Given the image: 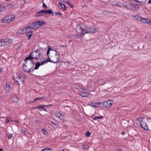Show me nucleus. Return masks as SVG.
Here are the masks:
<instances>
[{
	"instance_id": "f257e3e1",
	"label": "nucleus",
	"mask_w": 151,
	"mask_h": 151,
	"mask_svg": "<svg viewBox=\"0 0 151 151\" xmlns=\"http://www.w3.org/2000/svg\"><path fill=\"white\" fill-rule=\"evenodd\" d=\"M97 29L89 26H87L83 23L80 24L78 26V33L77 35L81 37L86 33H95L97 32Z\"/></svg>"
},
{
	"instance_id": "f03ea898",
	"label": "nucleus",
	"mask_w": 151,
	"mask_h": 151,
	"mask_svg": "<svg viewBox=\"0 0 151 151\" xmlns=\"http://www.w3.org/2000/svg\"><path fill=\"white\" fill-rule=\"evenodd\" d=\"M48 47L47 55L48 59H47V62H50L53 63L59 62L60 61V57L58 52L55 50H52L49 46Z\"/></svg>"
},
{
	"instance_id": "7ed1b4c3",
	"label": "nucleus",
	"mask_w": 151,
	"mask_h": 151,
	"mask_svg": "<svg viewBox=\"0 0 151 151\" xmlns=\"http://www.w3.org/2000/svg\"><path fill=\"white\" fill-rule=\"evenodd\" d=\"M33 64L31 60L27 59L26 58L24 60L23 69L24 71L30 72L33 70Z\"/></svg>"
},
{
	"instance_id": "20e7f679",
	"label": "nucleus",
	"mask_w": 151,
	"mask_h": 151,
	"mask_svg": "<svg viewBox=\"0 0 151 151\" xmlns=\"http://www.w3.org/2000/svg\"><path fill=\"white\" fill-rule=\"evenodd\" d=\"M45 22V20H40L35 22L32 23L29 25L27 26V28L28 29H30L31 30L36 29L43 26Z\"/></svg>"
},
{
	"instance_id": "39448f33",
	"label": "nucleus",
	"mask_w": 151,
	"mask_h": 151,
	"mask_svg": "<svg viewBox=\"0 0 151 151\" xmlns=\"http://www.w3.org/2000/svg\"><path fill=\"white\" fill-rule=\"evenodd\" d=\"M13 79L16 84L19 85L24 82V76L22 73H18L14 77Z\"/></svg>"
},
{
	"instance_id": "423d86ee",
	"label": "nucleus",
	"mask_w": 151,
	"mask_h": 151,
	"mask_svg": "<svg viewBox=\"0 0 151 151\" xmlns=\"http://www.w3.org/2000/svg\"><path fill=\"white\" fill-rule=\"evenodd\" d=\"M40 53L39 51L37 50H35L32 52L30 55L26 58V60L27 59H32L37 60L40 57Z\"/></svg>"
},
{
	"instance_id": "0eeeda50",
	"label": "nucleus",
	"mask_w": 151,
	"mask_h": 151,
	"mask_svg": "<svg viewBox=\"0 0 151 151\" xmlns=\"http://www.w3.org/2000/svg\"><path fill=\"white\" fill-rule=\"evenodd\" d=\"M15 16L14 15H10L6 16L2 19V22L4 23H9L14 20Z\"/></svg>"
},
{
	"instance_id": "6e6552de",
	"label": "nucleus",
	"mask_w": 151,
	"mask_h": 151,
	"mask_svg": "<svg viewBox=\"0 0 151 151\" xmlns=\"http://www.w3.org/2000/svg\"><path fill=\"white\" fill-rule=\"evenodd\" d=\"M2 47L6 46L11 43L12 41V40L10 38H4L0 39Z\"/></svg>"
},
{
	"instance_id": "1a4fd4ad",
	"label": "nucleus",
	"mask_w": 151,
	"mask_h": 151,
	"mask_svg": "<svg viewBox=\"0 0 151 151\" xmlns=\"http://www.w3.org/2000/svg\"><path fill=\"white\" fill-rule=\"evenodd\" d=\"M113 104V101L110 100L102 102V104L103 106L106 108H108L110 107Z\"/></svg>"
},
{
	"instance_id": "9d476101",
	"label": "nucleus",
	"mask_w": 151,
	"mask_h": 151,
	"mask_svg": "<svg viewBox=\"0 0 151 151\" xmlns=\"http://www.w3.org/2000/svg\"><path fill=\"white\" fill-rule=\"evenodd\" d=\"M140 125L144 129L147 130L148 129V127L144 120L140 121Z\"/></svg>"
},
{
	"instance_id": "9b49d317",
	"label": "nucleus",
	"mask_w": 151,
	"mask_h": 151,
	"mask_svg": "<svg viewBox=\"0 0 151 151\" xmlns=\"http://www.w3.org/2000/svg\"><path fill=\"white\" fill-rule=\"evenodd\" d=\"M132 17L134 19L139 21L144 22V19H143V17L141 16H139L138 15L133 14L132 15Z\"/></svg>"
},
{
	"instance_id": "f8f14e48",
	"label": "nucleus",
	"mask_w": 151,
	"mask_h": 151,
	"mask_svg": "<svg viewBox=\"0 0 151 151\" xmlns=\"http://www.w3.org/2000/svg\"><path fill=\"white\" fill-rule=\"evenodd\" d=\"M47 63V60H45L43 62H42L41 63L39 62L35 64V66L34 68H33V70L34 69L37 70L38 69L39 67L41 65H43Z\"/></svg>"
},
{
	"instance_id": "ddd939ff",
	"label": "nucleus",
	"mask_w": 151,
	"mask_h": 151,
	"mask_svg": "<svg viewBox=\"0 0 151 151\" xmlns=\"http://www.w3.org/2000/svg\"><path fill=\"white\" fill-rule=\"evenodd\" d=\"M132 4H125L124 3H121L120 6L121 7H124L126 9H127L129 10H131V8Z\"/></svg>"
},
{
	"instance_id": "4468645a",
	"label": "nucleus",
	"mask_w": 151,
	"mask_h": 151,
	"mask_svg": "<svg viewBox=\"0 0 151 151\" xmlns=\"http://www.w3.org/2000/svg\"><path fill=\"white\" fill-rule=\"evenodd\" d=\"M27 29H28L27 27L23 28L19 30L18 32V33L21 35L24 34L27 31Z\"/></svg>"
},
{
	"instance_id": "2eb2a0df",
	"label": "nucleus",
	"mask_w": 151,
	"mask_h": 151,
	"mask_svg": "<svg viewBox=\"0 0 151 151\" xmlns=\"http://www.w3.org/2000/svg\"><path fill=\"white\" fill-rule=\"evenodd\" d=\"M100 104L101 103L100 102L92 103L90 105L93 107L97 108L99 107Z\"/></svg>"
},
{
	"instance_id": "dca6fc26",
	"label": "nucleus",
	"mask_w": 151,
	"mask_h": 151,
	"mask_svg": "<svg viewBox=\"0 0 151 151\" xmlns=\"http://www.w3.org/2000/svg\"><path fill=\"white\" fill-rule=\"evenodd\" d=\"M143 19H144V22L142 21V22L144 23H147V24L151 25V20L148 19L146 18H143Z\"/></svg>"
},
{
	"instance_id": "f3484780",
	"label": "nucleus",
	"mask_w": 151,
	"mask_h": 151,
	"mask_svg": "<svg viewBox=\"0 0 151 151\" xmlns=\"http://www.w3.org/2000/svg\"><path fill=\"white\" fill-rule=\"evenodd\" d=\"M132 4L135 5H140L142 4V2L139 1L137 0H132Z\"/></svg>"
},
{
	"instance_id": "a211bd4d",
	"label": "nucleus",
	"mask_w": 151,
	"mask_h": 151,
	"mask_svg": "<svg viewBox=\"0 0 151 151\" xmlns=\"http://www.w3.org/2000/svg\"><path fill=\"white\" fill-rule=\"evenodd\" d=\"M55 116L58 117L60 120H63V116L59 112H56L55 113Z\"/></svg>"
},
{
	"instance_id": "6ab92c4d",
	"label": "nucleus",
	"mask_w": 151,
	"mask_h": 151,
	"mask_svg": "<svg viewBox=\"0 0 151 151\" xmlns=\"http://www.w3.org/2000/svg\"><path fill=\"white\" fill-rule=\"evenodd\" d=\"M80 95L83 97L88 96V97H91V95L90 94H87L85 92H84L83 91L81 92L80 93Z\"/></svg>"
},
{
	"instance_id": "aec40b11",
	"label": "nucleus",
	"mask_w": 151,
	"mask_h": 151,
	"mask_svg": "<svg viewBox=\"0 0 151 151\" xmlns=\"http://www.w3.org/2000/svg\"><path fill=\"white\" fill-rule=\"evenodd\" d=\"M134 4H132L131 8V10H139L140 8L139 7L136 6L135 5H134Z\"/></svg>"
},
{
	"instance_id": "412c9836",
	"label": "nucleus",
	"mask_w": 151,
	"mask_h": 151,
	"mask_svg": "<svg viewBox=\"0 0 151 151\" xmlns=\"http://www.w3.org/2000/svg\"><path fill=\"white\" fill-rule=\"evenodd\" d=\"M44 10H42L39 12H38L36 16L37 17H40L41 16L43 15L44 14H45L44 12H43V11H44Z\"/></svg>"
},
{
	"instance_id": "4be33fe9",
	"label": "nucleus",
	"mask_w": 151,
	"mask_h": 151,
	"mask_svg": "<svg viewBox=\"0 0 151 151\" xmlns=\"http://www.w3.org/2000/svg\"><path fill=\"white\" fill-rule=\"evenodd\" d=\"M43 12H44L45 13H48L49 14H51L53 12V11L50 9H48L47 10H44V11H43Z\"/></svg>"
},
{
	"instance_id": "5701e85b",
	"label": "nucleus",
	"mask_w": 151,
	"mask_h": 151,
	"mask_svg": "<svg viewBox=\"0 0 151 151\" xmlns=\"http://www.w3.org/2000/svg\"><path fill=\"white\" fill-rule=\"evenodd\" d=\"M10 90L9 85L6 83L5 88V90L6 92H8Z\"/></svg>"
},
{
	"instance_id": "b1692460",
	"label": "nucleus",
	"mask_w": 151,
	"mask_h": 151,
	"mask_svg": "<svg viewBox=\"0 0 151 151\" xmlns=\"http://www.w3.org/2000/svg\"><path fill=\"white\" fill-rule=\"evenodd\" d=\"M103 116H96L95 117H93V119L94 120H98V119H101L103 118Z\"/></svg>"
},
{
	"instance_id": "393cba45",
	"label": "nucleus",
	"mask_w": 151,
	"mask_h": 151,
	"mask_svg": "<svg viewBox=\"0 0 151 151\" xmlns=\"http://www.w3.org/2000/svg\"><path fill=\"white\" fill-rule=\"evenodd\" d=\"M59 5H60L61 8L63 9L64 10H65L66 9V7H65V5L61 3H59Z\"/></svg>"
},
{
	"instance_id": "a878e982",
	"label": "nucleus",
	"mask_w": 151,
	"mask_h": 151,
	"mask_svg": "<svg viewBox=\"0 0 151 151\" xmlns=\"http://www.w3.org/2000/svg\"><path fill=\"white\" fill-rule=\"evenodd\" d=\"M32 34V31H30L27 33V37L28 38H29V39H28L29 40Z\"/></svg>"
},
{
	"instance_id": "bb28decb",
	"label": "nucleus",
	"mask_w": 151,
	"mask_h": 151,
	"mask_svg": "<svg viewBox=\"0 0 151 151\" xmlns=\"http://www.w3.org/2000/svg\"><path fill=\"white\" fill-rule=\"evenodd\" d=\"M110 4L113 6H115L117 5L116 2L115 1H112L110 2Z\"/></svg>"
},
{
	"instance_id": "cd10ccee",
	"label": "nucleus",
	"mask_w": 151,
	"mask_h": 151,
	"mask_svg": "<svg viewBox=\"0 0 151 151\" xmlns=\"http://www.w3.org/2000/svg\"><path fill=\"white\" fill-rule=\"evenodd\" d=\"M82 147L84 149L86 150L88 149L89 148V146L86 144L83 145L82 146Z\"/></svg>"
},
{
	"instance_id": "c85d7f7f",
	"label": "nucleus",
	"mask_w": 151,
	"mask_h": 151,
	"mask_svg": "<svg viewBox=\"0 0 151 151\" xmlns=\"http://www.w3.org/2000/svg\"><path fill=\"white\" fill-rule=\"evenodd\" d=\"M37 107L40 111H42L44 108V106L43 105H40L37 106Z\"/></svg>"
},
{
	"instance_id": "c756f323",
	"label": "nucleus",
	"mask_w": 151,
	"mask_h": 151,
	"mask_svg": "<svg viewBox=\"0 0 151 151\" xmlns=\"http://www.w3.org/2000/svg\"><path fill=\"white\" fill-rule=\"evenodd\" d=\"M4 9L5 8L3 6L0 5V12L4 11Z\"/></svg>"
},
{
	"instance_id": "7c9ffc66",
	"label": "nucleus",
	"mask_w": 151,
	"mask_h": 151,
	"mask_svg": "<svg viewBox=\"0 0 151 151\" xmlns=\"http://www.w3.org/2000/svg\"><path fill=\"white\" fill-rule=\"evenodd\" d=\"M63 2L64 3H67L71 7L72 6H71V4L70 3V1L68 0H63Z\"/></svg>"
},
{
	"instance_id": "2f4dec72",
	"label": "nucleus",
	"mask_w": 151,
	"mask_h": 151,
	"mask_svg": "<svg viewBox=\"0 0 151 151\" xmlns=\"http://www.w3.org/2000/svg\"><path fill=\"white\" fill-rule=\"evenodd\" d=\"M102 13L104 15H108L109 14V12L107 11L104 10L102 12Z\"/></svg>"
},
{
	"instance_id": "473e14b6",
	"label": "nucleus",
	"mask_w": 151,
	"mask_h": 151,
	"mask_svg": "<svg viewBox=\"0 0 151 151\" xmlns=\"http://www.w3.org/2000/svg\"><path fill=\"white\" fill-rule=\"evenodd\" d=\"M6 123H8L9 122H11L12 121V120L9 117V118H8V117H6Z\"/></svg>"
},
{
	"instance_id": "72a5a7b5",
	"label": "nucleus",
	"mask_w": 151,
	"mask_h": 151,
	"mask_svg": "<svg viewBox=\"0 0 151 151\" xmlns=\"http://www.w3.org/2000/svg\"><path fill=\"white\" fill-rule=\"evenodd\" d=\"M146 38L150 40H151V34L148 35L146 36Z\"/></svg>"
},
{
	"instance_id": "f704fd0d",
	"label": "nucleus",
	"mask_w": 151,
	"mask_h": 151,
	"mask_svg": "<svg viewBox=\"0 0 151 151\" xmlns=\"http://www.w3.org/2000/svg\"><path fill=\"white\" fill-rule=\"evenodd\" d=\"M55 14L56 15H60V16H61L62 15V14L61 13H60V12H55Z\"/></svg>"
},
{
	"instance_id": "c9c22d12",
	"label": "nucleus",
	"mask_w": 151,
	"mask_h": 151,
	"mask_svg": "<svg viewBox=\"0 0 151 151\" xmlns=\"http://www.w3.org/2000/svg\"><path fill=\"white\" fill-rule=\"evenodd\" d=\"M22 2H23L24 3H27L29 1V0H21V1Z\"/></svg>"
},
{
	"instance_id": "e433bc0d",
	"label": "nucleus",
	"mask_w": 151,
	"mask_h": 151,
	"mask_svg": "<svg viewBox=\"0 0 151 151\" xmlns=\"http://www.w3.org/2000/svg\"><path fill=\"white\" fill-rule=\"evenodd\" d=\"M91 133H85V135L87 137H89L90 135H91Z\"/></svg>"
},
{
	"instance_id": "4c0bfd02",
	"label": "nucleus",
	"mask_w": 151,
	"mask_h": 151,
	"mask_svg": "<svg viewBox=\"0 0 151 151\" xmlns=\"http://www.w3.org/2000/svg\"><path fill=\"white\" fill-rule=\"evenodd\" d=\"M148 80L149 82H151V75L149 76Z\"/></svg>"
},
{
	"instance_id": "58836bf2",
	"label": "nucleus",
	"mask_w": 151,
	"mask_h": 151,
	"mask_svg": "<svg viewBox=\"0 0 151 151\" xmlns=\"http://www.w3.org/2000/svg\"><path fill=\"white\" fill-rule=\"evenodd\" d=\"M12 136V134L9 133V134L8 135V138L9 139H10L11 138Z\"/></svg>"
},
{
	"instance_id": "ea45409f",
	"label": "nucleus",
	"mask_w": 151,
	"mask_h": 151,
	"mask_svg": "<svg viewBox=\"0 0 151 151\" xmlns=\"http://www.w3.org/2000/svg\"><path fill=\"white\" fill-rule=\"evenodd\" d=\"M42 6H43V7L45 8V9L47 8V6L46 5L45 3H43V4Z\"/></svg>"
},
{
	"instance_id": "a19ab883",
	"label": "nucleus",
	"mask_w": 151,
	"mask_h": 151,
	"mask_svg": "<svg viewBox=\"0 0 151 151\" xmlns=\"http://www.w3.org/2000/svg\"><path fill=\"white\" fill-rule=\"evenodd\" d=\"M13 101L14 102H17L18 101V99H17V97H16L15 98V100H13Z\"/></svg>"
},
{
	"instance_id": "79ce46f5",
	"label": "nucleus",
	"mask_w": 151,
	"mask_h": 151,
	"mask_svg": "<svg viewBox=\"0 0 151 151\" xmlns=\"http://www.w3.org/2000/svg\"><path fill=\"white\" fill-rule=\"evenodd\" d=\"M52 124L55 126H57L58 125V124L55 122H52Z\"/></svg>"
},
{
	"instance_id": "37998d69",
	"label": "nucleus",
	"mask_w": 151,
	"mask_h": 151,
	"mask_svg": "<svg viewBox=\"0 0 151 151\" xmlns=\"http://www.w3.org/2000/svg\"><path fill=\"white\" fill-rule=\"evenodd\" d=\"M61 151H69L68 149H64L61 150Z\"/></svg>"
},
{
	"instance_id": "c03bdc74",
	"label": "nucleus",
	"mask_w": 151,
	"mask_h": 151,
	"mask_svg": "<svg viewBox=\"0 0 151 151\" xmlns=\"http://www.w3.org/2000/svg\"><path fill=\"white\" fill-rule=\"evenodd\" d=\"M42 111H46L47 112V109H45L44 107L43 108Z\"/></svg>"
},
{
	"instance_id": "a18cd8bd",
	"label": "nucleus",
	"mask_w": 151,
	"mask_h": 151,
	"mask_svg": "<svg viewBox=\"0 0 151 151\" xmlns=\"http://www.w3.org/2000/svg\"><path fill=\"white\" fill-rule=\"evenodd\" d=\"M42 131L43 132H46V130H45V129H42Z\"/></svg>"
},
{
	"instance_id": "49530a36",
	"label": "nucleus",
	"mask_w": 151,
	"mask_h": 151,
	"mask_svg": "<svg viewBox=\"0 0 151 151\" xmlns=\"http://www.w3.org/2000/svg\"><path fill=\"white\" fill-rule=\"evenodd\" d=\"M148 3L149 4H150L151 3V0H149Z\"/></svg>"
},
{
	"instance_id": "de8ad7c7",
	"label": "nucleus",
	"mask_w": 151,
	"mask_h": 151,
	"mask_svg": "<svg viewBox=\"0 0 151 151\" xmlns=\"http://www.w3.org/2000/svg\"><path fill=\"white\" fill-rule=\"evenodd\" d=\"M3 70V69L2 68H1L0 69V73H1Z\"/></svg>"
},
{
	"instance_id": "09e8293b",
	"label": "nucleus",
	"mask_w": 151,
	"mask_h": 151,
	"mask_svg": "<svg viewBox=\"0 0 151 151\" xmlns=\"http://www.w3.org/2000/svg\"><path fill=\"white\" fill-rule=\"evenodd\" d=\"M117 151H122L121 149H118L117 150Z\"/></svg>"
},
{
	"instance_id": "8fccbe9b",
	"label": "nucleus",
	"mask_w": 151,
	"mask_h": 151,
	"mask_svg": "<svg viewBox=\"0 0 151 151\" xmlns=\"http://www.w3.org/2000/svg\"><path fill=\"white\" fill-rule=\"evenodd\" d=\"M37 99H38V98H36L34 100V101H36V100H37Z\"/></svg>"
},
{
	"instance_id": "3c124183",
	"label": "nucleus",
	"mask_w": 151,
	"mask_h": 151,
	"mask_svg": "<svg viewBox=\"0 0 151 151\" xmlns=\"http://www.w3.org/2000/svg\"><path fill=\"white\" fill-rule=\"evenodd\" d=\"M125 133H122V134L123 135Z\"/></svg>"
},
{
	"instance_id": "603ef678",
	"label": "nucleus",
	"mask_w": 151,
	"mask_h": 151,
	"mask_svg": "<svg viewBox=\"0 0 151 151\" xmlns=\"http://www.w3.org/2000/svg\"><path fill=\"white\" fill-rule=\"evenodd\" d=\"M0 151H2V149L1 148L0 149Z\"/></svg>"
},
{
	"instance_id": "864d4df0",
	"label": "nucleus",
	"mask_w": 151,
	"mask_h": 151,
	"mask_svg": "<svg viewBox=\"0 0 151 151\" xmlns=\"http://www.w3.org/2000/svg\"><path fill=\"white\" fill-rule=\"evenodd\" d=\"M38 99H41L42 98H38Z\"/></svg>"
},
{
	"instance_id": "5fc2aeb1",
	"label": "nucleus",
	"mask_w": 151,
	"mask_h": 151,
	"mask_svg": "<svg viewBox=\"0 0 151 151\" xmlns=\"http://www.w3.org/2000/svg\"><path fill=\"white\" fill-rule=\"evenodd\" d=\"M11 4H9L8 5V6H11Z\"/></svg>"
},
{
	"instance_id": "6e6d98bb",
	"label": "nucleus",
	"mask_w": 151,
	"mask_h": 151,
	"mask_svg": "<svg viewBox=\"0 0 151 151\" xmlns=\"http://www.w3.org/2000/svg\"><path fill=\"white\" fill-rule=\"evenodd\" d=\"M34 108H35V109H37V107H34Z\"/></svg>"
},
{
	"instance_id": "4d7b16f0",
	"label": "nucleus",
	"mask_w": 151,
	"mask_h": 151,
	"mask_svg": "<svg viewBox=\"0 0 151 151\" xmlns=\"http://www.w3.org/2000/svg\"><path fill=\"white\" fill-rule=\"evenodd\" d=\"M88 132V131H87V132Z\"/></svg>"
},
{
	"instance_id": "13d9d810",
	"label": "nucleus",
	"mask_w": 151,
	"mask_h": 151,
	"mask_svg": "<svg viewBox=\"0 0 151 151\" xmlns=\"http://www.w3.org/2000/svg\"><path fill=\"white\" fill-rule=\"evenodd\" d=\"M149 119H151V118H149Z\"/></svg>"
}]
</instances>
